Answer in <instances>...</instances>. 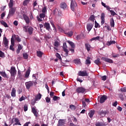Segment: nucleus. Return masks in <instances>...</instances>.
Segmentation results:
<instances>
[{
    "label": "nucleus",
    "instance_id": "f257e3e1",
    "mask_svg": "<svg viewBox=\"0 0 126 126\" xmlns=\"http://www.w3.org/2000/svg\"><path fill=\"white\" fill-rule=\"evenodd\" d=\"M23 30L25 32H28L29 35H32L33 34V31H34V29L32 27L24 26L23 27Z\"/></svg>",
    "mask_w": 126,
    "mask_h": 126
},
{
    "label": "nucleus",
    "instance_id": "f03ea898",
    "mask_svg": "<svg viewBox=\"0 0 126 126\" xmlns=\"http://www.w3.org/2000/svg\"><path fill=\"white\" fill-rule=\"evenodd\" d=\"M70 8L72 11H74L77 8V3L75 0H71Z\"/></svg>",
    "mask_w": 126,
    "mask_h": 126
},
{
    "label": "nucleus",
    "instance_id": "7ed1b4c3",
    "mask_svg": "<svg viewBox=\"0 0 126 126\" xmlns=\"http://www.w3.org/2000/svg\"><path fill=\"white\" fill-rule=\"evenodd\" d=\"M45 17H46V13H42L39 14V16H36V19L38 22H42V21H43Z\"/></svg>",
    "mask_w": 126,
    "mask_h": 126
},
{
    "label": "nucleus",
    "instance_id": "20e7f679",
    "mask_svg": "<svg viewBox=\"0 0 126 126\" xmlns=\"http://www.w3.org/2000/svg\"><path fill=\"white\" fill-rule=\"evenodd\" d=\"M9 71L11 74V77H15V75H16V73L17 72L15 67H11L10 70H9Z\"/></svg>",
    "mask_w": 126,
    "mask_h": 126
},
{
    "label": "nucleus",
    "instance_id": "39448f33",
    "mask_svg": "<svg viewBox=\"0 0 126 126\" xmlns=\"http://www.w3.org/2000/svg\"><path fill=\"white\" fill-rule=\"evenodd\" d=\"M79 76H89V73L87 72V71H79L78 73Z\"/></svg>",
    "mask_w": 126,
    "mask_h": 126
},
{
    "label": "nucleus",
    "instance_id": "423d86ee",
    "mask_svg": "<svg viewBox=\"0 0 126 126\" xmlns=\"http://www.w3.org/2000/svg\"><path fill=\"white\" fill-rule=\"evenodd\" d=\"M41 97H42V95L40 93L38 94L35 97V98L34 99L32 100V105L34 106V105H35V103H36V102H37L38 100H40V99H41Z\"/></svg>",
    "mask_w": 126,
    "mask_h": 126
},
{
    "label": "nucleus",
    "instance_id": "0eeeda50",
    "mask_svg": "<svg viewBox=\"0 0 126 126\" xmlns=\"http://www.w3.org/2000/svg\"><path fill=\"white\" fill-rule=\"evenodd\" d=\"M85 91H86V89L82 87H78L76 90V92L78 94H83Z\"/></svg>",
    "mask_w": 126,
    "mask_h": 126
},
{
    "label": "nucleus",
    "instance_id": "6e6552de",
    "mask_svg": "<svg viewBox=\"0 0 126 126\" xmlns=\"http://www.w3.org/2000/svg\"><path fill=\"white\" fill-rule=\"evenodd\" d=\"M25 85L26 86L27 89L29 90L30 89L31 87H32V86L34 85V82L33 81L27 82L25 83Z\"/></svg>",
    "mask_w": 126,
    "mask_h": 126
},
{
    "label": "nucleus",
    "instance_id": "1a4fd4ad",
    "mask_svg": "<svg viewBox=\"0 0 126 126\" xmlns=\"http://www.w3.org/2000/svg\"><path fill=\"white\" fill-rule=\"evenodd\" d=\"M15 123V126H21V124L19 122V119L17 118H12V124Z\"/></svg>",
    "mask_w": 126,
    "mask_h": 126
},
{
    "label": "nucleus",
    "instance_id": "9d476101",
    "mask_svg": "<svg viewBox=\"0 0 126 126\" xmlns=\"http://www.w3.org/2000/svg\"><path fill=\"white\" fill-rule=\"evenodd\" d=\"M10 8L9 9V14H8V16H13V14L15 13V11H16V8L15 7H12V8Z\"/></svg>",
    "mask_w": 126,
    "mask_h": 126
},
{
    "label": "nucleus",
    "instance_id": "9b49d317",
    "mask_svg": "<svg viewBox=\"0 0 126 126\" xmlns=\"http://www.w3.org/2000/svg\"><path fill=\"white\" fill-rule=\"evenodd\" d=\"M63 49L64 52H65L66 56H68V50L67 49V46L66 45V43H63Z\"/></svg>",
    "mask_w": 126,
    "mask_h": 126
},
{
    "label": "nucleus",
    "instance_id": "f8f14e48",
    "mask_svg": "<svg viewBox=\"0 0 126 126\" xmlns=\"http://www.w3.org/2000/svg\"><path fill=\"white\" fill-rule=\"evenodd\" d=\"M3 43L5 46V48H6V49H8V40H7V38H6V37H3Z\"/></svg>",
    "mask_w": 126,
    "mask_h": 126
},
{
    "label": "nucleus",
    "instance_id": "ddd939ff",
    "mask_svg": "<svg viewBox=\"0 0 126 126\" xmlns=\"http://www.w3.org/2000/svg\"><path fill=\"white\" fill-rule=\"evenodd\" d=\"M107 98L108 97L107 96V95H102L100 98L99 103H100L101 104H103V103H104L105 101L107 100Z\"/></svg>",
    "mask_w": 126,
    "mask_h": 126
},
{
    "label": "nucleus",
    "instance_id": "4468645a",
    "mask_svg": "<svg viewBox=\"0 0 126 126\" xmlns=\"http://www.w3.org/2000/svg\"><path fill=\"white\" fill-rule=\"evenodd\" d=\"M101 60L102 61H104V62H106V63H113V60L108 58L102 57L101 58Z\"/></svg>",
    "mask_w": 126,
    "mask_h": 126
},
{
    "label": "nucleus",
    "instance_id": "2eb2a0df",
    "mask_svg": "<svg viewBox=\"0 0 126 126\" xmlns=\"http://www.w3.org/2000/svg\"><path fill=\"white\" fill-rule=\"evenodd\" d=\"M11 45L10 46V50H11V51H14V48L13 47H14V39H13V38H11Z\"/></svg>",
    "mask_w": 126,
    "mask_h": 126
},
{
    "label": "nucleus",
    "instance_id": "dca6fc26",
    "mask_svg": "<svg viewBox=\"0 0 126 126\" xmlns=\"http://www.w3.org/2000/svg\"><path fill=\"white\" fill-rule=\"evenodd\" d=\"M60 7L61 8H62V9H66V8H67V5L66 4V3L62 2L60 4Z\"/></svg>",
    "mask_w": 126,
    "mask_h": 126
},
{
    "label": "nucleus",
    "instance_id": "f3484780",
    "mask_svg": "<svg viewBox=\"0 0 126 126\" xmlns=\"http://www.w3.org/2000/svg\"><path fill=\"white\" fill-rule=\"evenodd\" d=\"M43 26L46 30L50 31V29H51V25H50V23L46 22L44 24Z\"/></svg>",
    "mask_w": 126,
    "mask_h": 126
},
{
    "label": "nucleus",
    "instance_id": "a211bd4d",
    "mask_svg": "<svg viewBox=\"0 0 126 126\" xmlns=\"http://www.w3.org/2000/svg\"><path fill=\"white\" fill-rule=\"evenodd\" d=\"M109 112L108 111H99L98 112V115H99V116H103V115H104V116H106V115H107V114H108Z\"/></svg>",
    "mask_w": 126,
    "mask_h": 126
},
{
    "label": "nucleus",
    "instance_id": "6ab92c4d",
    "mask_svg": "<svg viewBox=\"0 0 126 126\" xmlns=\"http://www.w3.org/2000/svg\"><path fill=\"white\" fill-rule=\"evenodd\" d=\"M100 18L101 19V25H103L104 23H105V13H101Z\"/></svg>",
    "mask_w": 126,
    "mask_h": 126
},
{
    "label": "nucleus",
    "instance_id": "aec40b11",
    "mask_svg": "<svg viewBox=\"0 0 126 126\" xmlns=\"http://www.w3.org/2000/svg\"><path fill=\"white\" fill-rule=\"evenodd\" d=\"M23 17L27 24H29L30 23V19H29V17L26 15H24Z\"/></svg>",
    "mask_w": 126,
    "mask_h": 126
},
{
    "label": "nucleus",
    "instance_id": "412c9836",
    "mask_svg": "<svg viewBox=\"0 0 126 126\" xmlns=\"http://www.w3.org/2000/svg\"><path fill=\"white\" fill-rule=\"evenodd\" d=\"M32 112L33 113L35 117H36V118L38 117V112H37V110H36V109L34 108V107L32 108Z\"/></svg>",
    "mask_w": 126,
    "mask_h": 126
},
{
    "label": "nucleus",
    "instance_id": "4be33fe9",
    "mask_svg": "<svg viewBox=\"0 0 126 126\" xmlns=\"http://www.w3.org/2000/svg\"><path fill=\"white\" fill-rule=\"evenodd\" d=\"M11 95L12 97H16V90L13 88L12 90Z\"/></svg>",
    "mask_w": 126,
    "mask_h": 126
},
{
    "label": "nucleus",
    "instance_id": "5701e85b",
    "mask_svg": "<svg viewBox=\"0 0 126 126\" xmlns=\"http://www.w3.org/2000/svg\"><path fill=\"white\" fill-rule=\"evenodd\" d=\"M95 126H106V124L102 122H98L95 123Z\"/></svg>",
    "mask_w": 126,
    "mask_h": 126
},
{
    "label": "nucleus",
    "instance_id": "b1692460",
    "mask_svg": "<svg viewBox=\"0 0 126 126\" xmlns=\"http://www.w3.org/2000/svg\"><path fill=\"white\" fill-rule=\"evenodd\" d=\"M93 28L92 24H88L87 25V29L89 32L91 31V29Z\"/></svg>",
    "mask_w": 126,
    "mask_h": 126
},
{
    "label": "nucleus",
    "instance_id": "393cba45",
    "mask_svg": "<svg viewBox=\"0 0 126 126\" xmlns=\"http://www.w3.org/2000/svg\"><path fill=\"white\" fill-rule=\"evenodd\" d=\"M58 126H63L64 125V120L60 119L58 122Z\"/></svg>",
    "mask_w": 126,
    "mask_h": 126
},
{
    "label": "nucleus",
    "instance_id": "a878e982",
    "mask_svg": "<svg viewBox=\"0 0 126 126\" xmlns=\"http://www.w3.org/2000/svg\"><path fill=\"white\" fill-rule=\"evenodd\" d=\"M86 50L88 51V52H89L91 49V45L89 44V43H86L85 44Z\"/></svg>",
    "mask_w": 126,
    "mask_h": 126
},
{
    "label": "nucleus",
    "instance_id": "bb28decb",
    "mask_svg": "<svg viewBox=\"0 0 126 126\" xmlns=\"http://www.w3.org/2000/svg\"><path fill=\"white\" fill-rule=\"evenodd\" d=\"M110 23L111 27H115V21L114 20V18H112L110 20Z\"/></svg>",
    "mask_w": 126,
    "mask_h": 126
},
{
    "label": "nucleus",
    "instance_id": "cd10ccee",
    "mask_svg": "<svg viewBox=\"0 0 126 126\" xmlns=\"http://www.w3.org/2000/svg\"><path fill=\"white\" fill-rule=\"evenodd\" d=\"M94 63L96 64V65H100L102 63L100 61V58H97V60H95L94 61Z\"/></svg>",
    "mask_w": 126,
    "mask_h": 126
},
{
    "label": "nucleus",
    "instance_id": "c85d7f7f",
    "mask_svg": "<svg viewBox=\"0 0 126 126\" xmlns=\"http://www.w3.org/2000/svg\"><path fill=\"white\" fill-rule=\"evenodd\" d=\"M101 4L102 6H104V7H105L106 8L107 10H110V9H112L108 5H106V4L103 2H101Z\"/></svg>",
    "mask_w": 126,
    "mask_h": 126
},
{
    "label": "nucleus",
    "instance_id": "c756f323",
    "mask_svg": "<svg viewBox=\"0 0 126 126\" xmlns=\"http://www.w3.org/2000/svg\"><path fill=\"white\" fill-rule=\"evenodd\" d=\"M64 34H66V35H68L69 37H71L73 35V31H70L68 32H66L64 31Z\"/></svg>",
    "mask_w": 126,
    "mask_h": 126
},
{
    "label": "nucleus",
    "instance_id": "7c9ffc66",
    "mask_svg": "<svg viewBox=\"0 0 126 126\" xmlns=\"http://www.w3.org/2000/svg\"><path fill=\"white\" fill-rule=\"evenodd\" d=\"M90 60H91V58L90 57H88L87 58L85 63L86 64H90V63H91V61H90Z\"/></svg>",
    "mask_w": 126,
    "mask_h": 126
},
{
    "label": "nucleus",
    "instance_id": "2f4dec72",
    "mask_svg": "<svg viewBox=\"0 0 126 126\" xmlns=\"http://www.w3.org/2000/svg\"><path fill=\"white\" fill-rule=\"evenodd\" d=\"M31 71V70H30V69H29L27 70V71L26 72L25 75L26 78H28V77H29V75H30Z\"/></svg>",
    "mask_w": 126,
    "mask_h": 126
},
{
    "label": "nucleus",
    "instance_id": "473e14b6",
    "mask_svg": "<svg viewBox=\"0 0 126 126\" xmlns=\"http://www.w3.org/2000/svg\"><path fill=\"white\" fill-rule=\"evenodd\" d=\"M21 50H22V46H21V45L19 44L18 45V49H17V51H16L17 54H19V53H20Z\"/></svg>",
    "mask_w": 126,
    "mask_h": 126
},
{
    "label": "nucleus",
    "instance_id": "72a5a7b5",
    "mask_svg": "<svg viewBox=\"0 0 126 126\" xmlns=\"http://www.w3.org/2000/svg\"><path fill=\"white\" fill-rule=\"evenodd\" d=\"M36 55L38 58H42L43 56V52L39 51L36 52Z\"/></svg>",
    "mask_w": 126,
    "mask_h": 126
},
{
    "label": "nucleus",
    "instance_id": "f704fd0d",
    "mask_svg": "<svg viewBox=\"0 0 126 126\" xmlns=\"http://www.w3.org/2000/svg\"><path fill=\"white\" fill-rule=\"evenodd\" d=\"M0 23H1V25H3L5 28L8 27V25H7V23H6V22H4V21H3V20L1 21Z\"/></svg>",
    "mask_w": 126,
    "mask_h": 126
},
{
    "label": "nucleus",
    "instance_id": "c9c22d12",
    "mask_svg": "<svg viewBox=\"0 0 126 126\" xmlns=\"http://www.w3.org/2000/svg\"><path fill=\"white\" fill-rule=\"evenodd\" d=\"M94 114H95V111L94 110H91L89 113L90 118H93V116H94Z\"/></svg>",
    "mask_w": 126,
    "mask_h": 126
},
{
    "label": "nucleus",
    "instance_id": "e433bc0d",
    "mask_svg": "<svg viewBox=\"0 0 126 126\" xmlns=\"http://www.w3.org/2000/svg\"><path fill=\"white\" fill-rule=\"evenodd\" d=\"M18 76L19 77L20 80H22L23 78V75L21 74V72L20 71H18Z\"/></svg>",
    "mask_w": 126,
    "mask_h": 126
},
{
    "label": "nucleus",
    "instance_id": "4c0bfd02",
    "mask_svg": "<svg viewBox=\"0 0 126 126\" xmlns=\"http://www.w3.org/2000/svg\"><path fill=\"white\" fill-rule=\"evenodd\" d=\"M67 43H68V44H70V45L71 46V48H75V45H74V43L73 42H72V41L68 40L67 41Z\"/></svg>",
    "mask_w": 126,
    "mask_h": 126
},
{
    "label": "nucleus",
    "instance_id": "58836bf2",
    "mask_svg": "<svg viewBox=\"0 0 126 126\" xmlns=\"http://www.w3.org/2000/svg\"><path fill=\"white\" fill-rule=\"evenodd\" d=\"M69 109L72 110V111H75L76 109V106L74 105L71 104L69 105Z\"/></svg>",
    "mask_w": 126,
    "mask_h": 126
},
{
    "label": "nucleus",
    "instance_id": "ea45409f",
    "mask_svg": "<svg viewBox=\"0 0 126 126\" xmlns=\"http://www.w3.org/2000/svg\"><path fill=\"white\" fill-rule=\"evenodd\" d=\"M74 62L76 64H80V63H81V62H80V59H76L74 60Z\"/></svg>",
    "mask_w": 126,
    "mask_h": 126
},
{
    "label": "nucleus",
    "instance_id": "a19ab883",
    "mask_svg": "<svg viewBox=\"0 0 126 126\" xmlns=\"http://www.w3.org/2000/svg\"><path fill=\"white\" fill-rule=\"evenodd\" d=\"M8 6L9 8H12L13 6V0H10V2L8 3Z\"/></svg>",
    "mask_w": 126,
    "mask_h": 126
},
{
    "label": "nucleus",
    "instance_id": "79ce46f5",
    "mask_svg": "<svg viewBox=\"0 0 126 126\" xmlns=\"http://www.w3.org/2000/svg\"><path fill=\"white\" fill-rule=\"evenodd\" d=\"M29 2H30V0H25L23 1V4L24 6H26V5H27V4L29 3Z\"/></svg>",
    "mask_w": 126,
    "mask_h": 126
},
{
    "label": "nucleus",
    "instance_id": "37998d69",
    "mask_svg": "<svg viewBox=\"0 0 126 126\" xmlns=\"http://www.w3.org/2000/svg\"><path fill=\"white\" fill-rule=\"evenodd\" d=\"M60 99H61V97H60L59 96H57L56 95H54L53 98V101H59V100H60Z\"/></svg>",
    "mask_w": 126,
    "mask_h": 126
},
{
    "label": "nucleus",
    "instance_id": "c03bdc74",
    "mask_svg": "<svg viewBox=\"0 0 126 126\" xmlns=\"http://www.w3.org/2000/svg\"><path fill=\"white\" fill-rule=\"evenodd\" d=\"M107 44H108V46H111V45H114V44H116V41H115V40H111L110 41H108Z\"/></svg>",
    "mask_w": 126,
    "mask_h": 126
},
{
    "label": "nucleus",
    "instance_id": "a18cd8bd",
    "mask_svg": "<svg viewBox=\"0 0 126 126\" xmlns=\"http://www.w3.org/2000/svg\"><path fill=\"white\" fill-rule=\"evenodd\" d=\"M89 20H91V21H93L94 22V20H95V16L94 15H92L90 18Z\"/></svg>",
    "mask_w": 126,
    "mask_h": 126
},
{
    "label": "nucleus",
    "instance_id": "49530a36",
    "mask_svg": "<svg viewBox=\"0 0 126 126\" xmlns=\"http://www.w3.org/2000/svg\"><path fill=\"white\" fill-rule=\"evenodd\" d=\"M100 36H96L95 37H93L92 39H90V41H96V40H99Z\"/></svg>",
    "mask_w": 126,
    "mask_h": 126
},
{
    "label": "nucleus",
    "instance_id": "de8ad7c7",
    "mask_svg": "<svg viewBox=\"0 0 126 126\" xmlns=\"http://www.w3.org/2000/svg\"><path fill=\"white\" fill-rule=\"evenodd\" d=\"M94 25L95 28H100V27H101V26L99 25V24L97 23L96 21L94 22Z\"/></svg>",
    "mask_w": 126,
    "mask_h": 126
},
{
    "label": "nucleus",
    "instance_id": "09e8293b",
    "mask_svg": "<svg viewBox=\"0 0 126 126\" xmlns=\"http://www.w3.org/2000/svg\"><path fill=\"white\" fill-rule=\"evenodd\" d=\"M23 56L25 60H27V59H28V54L27 53H23Z\"/></svg>",
    "mask_w": 126,
    "mask_h": 126
},
{
    "label": "nucleus",
    "instance_id": "8fccbe9b",
    "mask_svg": "<svg viewBox=\"0 0 126 126\" xmlns=\"http://www.w3.org/2000/svg\"><path fill=\"white\" fill-rule=\"evenodd\" d=\"M0 74L3 77H7V75H6L5 72H0Z\"/></svg>",
    "mask_w": 126,
    "mask_h": 126
},
{
    "label": "nucleus",
    "instance_id": "3c124183",
    "mask_svg": "<svg viewBox=\"0 0 126 126\" xmlns=\"http://www.w3.org/2000/svg\"><path fill=\"white\" fill-rule=\"evenodd\" d=\"M109 10L111 15H112L113 16H114V15H117V14L115 13V12L114 10Z\"/></svg>",
    "mask_w": 126,
    "mask_h": 126
},
{
    "label": "nucleus",
    "instance_id": "603ef678",
    "mask_svg": "<svg viewBox=\"0 0 126 126\" xmlns=\"http://www.w3.org/2000/svg\"><path fill=\"white\" fill-rule=\"evenodd\" d=\"M24 112H27V111H28V105L27 104H25L24 106Z\"/></svg>",
    "mask_w": 126,
    "mask_h": 126
},
{
    "label": "nucleus",
    "instance_id": "864d4df0",
    "mask_svg": "<svg viewBox=\"0 0 126 126\" xmlns=\"http://www.w3.org/2000/svg\"><path fill=\"white\" fill-rule=\"evenodd\" d=\"M42 13H46L47 12V7L44 6L42 8Z\"/></svg>",
    "mask_w": 126,
    "mask_h": 126
},
{
    "label": "nucleus",
    "instance_id": "5fc2aeb1",
    "mask_svg": "<svg viewBox=\"0 0 126 126\" xmlns=\"http://www.w3.org/2000/svg\"><path fill=\"white\" fill-rule=\"evenodd\" d=\"M5 56H4V53L2 52L1 50H0V58H4Z\"/></svg>",
    "mask_w": 126,
    "mask_h": 126
},
{
    "label": "nucleus",
    "instance_id": "6e6d98bb",
    "mask_svg": "<svg viewBox=\"0 0 126 126\" xmlns=\"http://www.w3.org/2000/svg\"><path fill=\"white\" fill-rule=\"evenodd\" d=\"M119 96L122 101H124L125 100V98H124V95L123 94H119Z\"/></svg>",
    "mask_w": 126,
    "mask_h": 126
},
{
    "label": "nucleus",
    "instance_id": "4d7b16f0",
    "mask_svg": "<svg viewBox=\"0 0 126 126\" xmlns=\"http://www.w3.org/2000/svg\"><path fill=\"white\" fill-rule=\"evenodd\" d=\"M56 56L57 58L59 59V60H62V57H61V55H60L58 53H56Z\"/></svg>",
    "mask_w": 126,
    "mask_h": 126
},
{
    "label": "nucleus",
    "instance_id": "13d9d810",
    "mask_svg": "<svg viewBox=\"0 0 126 126\" xmlns=\"http://www.w3.org/2000/svg\"><path fill=\"white\" fill-rule=\"evenodd\" d=\"M45 100L47 103H50L51 102V98L48 96L45 98Z\"/></svg>",
    "mask_w": 126,
    "mask_h": 126
},
{
    "label": "nucleus",
    "instance_id": "bf43d9fd",
    "mask_svg": "<svg viewBox=\"0 0 126 126\" xmlns=\"http://www.w3.org/2000/svg\"><path fill=\"white\" fill-rule=\"evenodd\" d=\"M25 99H26L25 97L22 96L21 98H19V101H20V102H22V101H24Z\"/></svg>",
    "mask_w": 126,
    "mask_h": 126
},
{
    "label": "nucleus",
    "instance_id": "052dcab7",
    "mask_svg": "<svg viewBox=\"0 0 126 126\" xmlns=\"http://www.w3.org/2000/svg\"><path fill=\"white\" fill-rule=\"evenodd\" d=\"M59 41H58L57 40L55 41V42H54L55 47H59Z\"/></svg>",
    "mask_w": 126,
    "mask_h": 126
},
{
    "label": "nucleus",
    "instance_id": "680f3d73",
    "mask_svg": "<svg viewBox=\"0 0 126 126\" xmlns=\"http://www.w3.org/2000/svg\"><path fill=\"white\" fill-rule=\"evenodd\" d=\"M120 90L121 92H126V87L122 88Z\"/></svg>",
    "mask_w": 126,
    "mask_h": 126
},
{
    "label": "nucleus",
    "instance_id": "e2e57ef3",
    "mask_svg": "<svg viewBox=\"0 0 126 126\" xmlns=\"http://www.w3.org/2000/svg\"><path fill=\"white\" fill-rule=\"evenodd\" d=\"M101 79H102V80H103V81H106V80L107 79V76H103L101 77Z\"/></svg>",
    "mask_w": 126,
    "mask_h": 126
},
{
    "label": "nucleus",
    "instance_id": "0e129e2a",
    "mask_svg": "<svg viewBox=\"0 0 126 126\" xmlns=\"http://www.w3.org/2000/svg\"><path fill=\"white\" fill-rule=\"evenodd\" d=\"M82 103L83 107H84L85 108V107H86V103L85 102V101L82 100Z\"/></svg>",
    "mask_w": 126,
    "mask_h": 126
},
{
    "label": "nucleus",
    "instance_id": "69168bd1",
    "mask_svg": "<svg viewBox=\"0 0 126 126\" xmlns=\"http://www.w3.org/2000/svg\"><path fill=\"white\" fill-rule=\"evenodd\" d=\"M4 97H5V98H7V99H9V98H11L10 95H8V94H5L4 95Z\"/></svg>",
    "mask_w": 126,
    "mask_h": 126
},
{
    "label": "nucleus",
    "instance_id": "338daca9",
    "mask_svg": "<svg viewBox=\"0 0 126 126\" xmlns=\"http://www.w3.org/2000/svg\"><path fill=\"white\" fill-rule=\"evenodd\" d=\"M69 50L70 51L71 53L72 54H74V48H70L69 49Z\"/></svg>",
    "mask_w": 126,
    "mask_h": 126
},
{
    "label": "nucleus",
    "instance_id": "774afa93",
    "mask_svg": "<svg viewBox=\"0 0 126 126\" xmlns=\"http://www.w3.org/2000/svg\"><path fill=\"white\" fill-rule=\"evenodd\" d=\"M29 124H30V122H27L24 125V126H29Z\"/></svg>",
    "mask_w": 126,
    "mask_h": 126
}]
</instances>
